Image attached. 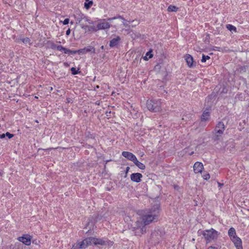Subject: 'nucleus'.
Listing matches in <instances>:
<instances>
[{
    "label": "nucleus",
    "instance_id": "bf43d9fd",
    "mask_svg": "<svg viewBox=\"0 0 249 249\" xmlns=\"http://www.w3.org/2000/svg\"><path fill=\"white\" fill-rule=\"evenodd\" d=\"M48 149H42V148H39V149H38V151H39V150H48Z\"/></svg>",
    "mask_w": 249,
    "mask_h": 249
},
{
    "label": "nucleus",
    "instance_id": "338daca9",
    "mask_svg": "<svg viewBox=\"0 0 249 249\" xmlns=\"http://www.w3.org/2000/svg\"><path fill=\"white\" fill-rule=\"evenodd\" d=\"M193 154H194V152H192L190 155H193Z\"/></svg>",
    "mask_w": 249,
    "mask_h": 249
},
{
    "label": "nucleus",
    "instance_id": "09e8293b",
    "mask_svg": "<svg viewBox=\"0 0 249 249\" xmlns=\"http://www.w3.org/2000/svg\"><path fill=\"white\" fill-rule=\"evenodd\" d=\"M143 59H144V60H146V61L148 60H149V58H148V56H147V55H145L144 56H143Z\"/></svg>",
    "mask_w": 249,
    "mask_h": 249
},
{
    "label": "nucleus",
    "instance_id": "79ce46f5",
    "mask_svg": "<svg viewBox=\"0 0 249 249\" xmlns=\"http://www.w3.org/2000/svg\"><path fill=\"white\" fill-rule=\"evenodd\" d=\"M72 99H71L70 98H67L66 101V103H72Z\"/></svg>",
    "mask_w": 249,
    "mask_h": 249
},
{
    "label": "nucleus",
    "instance_id": "864d4df0",
    "mask_svg": "<svg viewBox=\"0 0 249 249\" xmlns=\"http://www.w3.org/2000/svg\"><path fill=\"white\" fill-rule=\"evenodd\" d=\"M215 248L214 247H213V246H210L209 247L208 249H215Z\"/></svg>",
    "mask_w": 249,
    "mask_h": 249
},
{
    "label": "nucleus",
    "instance_id": "423d86ee",
    "mask_svg": "<svg viewBox=\"0 0 249 249\" xmlns=\"http://www.w3.org/2000/svg\"><path fill=\"white\" fill-rule=\"evenodd\" d=\"M156 216L154 215L151 216L147 213L142 216V222L144 223V225H148L153 222H157L159 220Z\"/></svg>",
    "mask_w": 249,
    "mask_h": 249
},
{
    "label": "nucleus",
    "instance_id": "4be33fe9",
    "mask_svg": "<svg viewBox=\"0 0 249 249\" xmlns=\"http://www.w3.org/2000/svg\"><path fill=\"white\" fill-rule=\"evenodd\" d=\"M226 28L228 30L230 31L231 32H237L236 28L231 24H227Z\"/></svg>",
    "mask_w": 249,
    "mask_h": 249
},
{
    "label": "nucleus",
    "instance_id": "7c9ffc66",
    "mask_svg": "<svg viewBox=\"0 0 249 249\" xmlns=\"http://www.w3.org/2000/svg\"><path fill=\"white\" fill-rule=\"evenodd\" d=\"M202 177L205 180H208L210 178V175L209 173H206L205 174H204V173H203V174L202 175Z\"/></svg>",
    "mask_w": 249,
    "mask_h": 249
},
{
    "label": "nucleus",
    "instance_id": "a878e982",
    "mask_svg": "<svg viewBox=\"0 0 249 249\" xmlns=\"http://www.w3.org/2000/svg\"><path fill=\"white\" fill-rule=\"evenodd\" d=\"M144 225V223L142 222V221H137L136 222V228L137 229H139L140 228H141Z\"/></svg>",
    "mask_w": 249,
    "mask_h": 249
},
{
    "label": "nucleus",
    "instance_id": "603ef678",
    "mask_svg": "<svg viewBox=\"0 0 249 249\" xmlns=\"http://www.w3.org/2000/svg\"><path fill=\"white\" fill-rule=\"evenodd\" d=\"M112 20H114V18H108L107 20L109 22H110Z\"/></svg>",
    "mask_w": 249,
    "mask_h": 249
},
{
    "label": "nucleus",
    "instance_id": "c03bdc74",
    "mask_svg": "<svg viewBox=\"0 0 249 249\" xmlns=\"http://www.w3.org/2000/svg\"><path fill=\"white\" fill-rule=\"evenodd\" d=\"M246 70H247V67L246 66H242L241 68H240V70L241 71H246Z\"/></svg>",
    "mask_w": 249,
    "mask_h": 249
},
{
    "label": "nucleus",
    "instance_id": "393cba45",
    "mask_svg": "<svg viewBox=\"0 0 249 249\" xmlns=\"http://www.w3.org/2000/svg\"><path fill=\"white\" fill-rule=\"evenodd\" d=\"M93 2L92 0H90V1H89L88 2H86L84 3V7L86 9L88 10L92 6V5H93Z\"/></svg>",
    "mask_w": 249,
    "mask_h": 249
},
{
    "label": "nucleus",
    "instance_id": "de8ad7c7",
    "mask_svg": "<svg viewBox=\"0 0 249 249\" xmlns=\"http://www.w3.org/2000/svg\"><path fill=\"white\" fill-rule=\"evenodd\" d=\"M209 39H210V35L209 34H208L206 36V38H205V40L206 41H208V42H209Z\"/></svg>",
    "mask_w": 249,
    "mask_h": 249
},
{
    "label": "nucleus",
    "instance_id": "f3484780",
    "mask_svg": "<svg viewBox=\"0 0 249 249\" xmlns=\"http://www.w3.org/2000/svg\"><path fill=\"white\" fill-rule=\"evenodd\" d=\"M121 41V37L119 36H117L115 38H113L109 41V46L110 48H114L117 46Z\"/></svg>",
    "mask_w": 249,
    "mask_h": 249
},
{
    "label": "nucleus",
    "instance_id": "0eeeda50",
    "mask_svg": "<svg viewBox=\"0 0 249 249\" xmlns=\"http://www.w3.org/2000/svg\"><path fill=\"white\" fill-rule=\"evenodd\" d=\"M106 19H100L99 20L100 22L97 25L98 30L108 29L110 27L111 25L109 22H106Z\"/></svg>",
    "mask_w": 249,
    "mask_h": 249
},
{
    "label": "nucleus",
    "instance_id": "dca6fc26",
    "mask_svg": "<svg viewBox=\"0 0 249 249\" xmlns=\"http://www.w3.org/2000/svg\"><path fill=\"white\" fill-rule=\"evenodd\" d=\"M231 240L233 242L237 249H243L242 241L239 237L237 236L233 237V238L231 239Z\"/></svg>",
    "mask_w": 249,
    "mask_h": 249
},
{
    "label": "nucleus",
    "instance_id": "2f4dec72",
    "mask_svg": "<svg viewBox=\"0 0 249 249\" xmlns=\"http://www.w3.org/2000/svg\"><path fill=\"white\" fill-rule=\"evenodd\" d=\"M21 41L23 43L26 44V43H29L31 40L28 37H25L21 39Z\"/></svg>",
    "mask_w": 249,
    "mask_h": 249
},
{
    "label": "nucleus",
    "instance_id": "6ab92c4d",
    "mask_svg": "<svg viewBox=\"0 0 249 249\" xmlns=\"http://www.w3.org/2000/svg\"><path fill=\"white\" fill-rule=\"evenodd\" d=\"M210 116V112L208 111H207L206 109L204 110L201 115V120L202 121H205L208 119L209 117Z\"/></svg>",
    "mask_w": 249,
    "mask_h": 249
},
{
    "label": "nucleus",
    "instance_id": "69168bd1",
    "mask_svg": "<svg viewBox=\"0 0 249 249\" xmlns=\"http://www.w3.org/2000/svg\"><path fill=\"white\" fill-rule=\"evenodd\" d=\"M99 104H100V103H99V102H98V103L96 102V104H97V105H99Z\"/></svg>",
    "mask_w": 249,
    "mask_h": 249
},
{
    "label": "nucleus",
    "instance_id": "e433bc0d",
    "mask_svg": "<svg viewBox=\"0 0 249 249\" xmlns=\"http://www.w3.org/2000/svg\"><path fill=\"white\" fill-rule=\"evenodd\" d=\"M84 19H85L86 21H87L89 24H93V22L91 21L89 19V17H87L86 16H85V18Z\"/></svg>",
    "mask_w": 249,
    "mask_h": 249
},
{
    "label": "nucleus",
    "instance_id": "ddd939ff",
    "mask_svg": "<svg viewBox=\"0 0 249 249\" xmlns=\"http://www.w3.org/2000/svg\"><path fill=\"white\" fill-rule=\"evenodd\" d=\"M194 171L196 174L201 173L203 169V164L202 163L197 161L195 163L194 166Z\"/></svg>",
    "mask_w": 249,
    "mask_h": 249
},
{
    "label": "nucleus",
    "instance_id": "8fccbe9b",
    "mask_svg": "<svg viewBox=\"0 0 249 249\" xmlns=\"http://www.w3.org/2000/svg\"><path fill=\"white\" fill-rule=\"evenodd\" d=\"M227 92V89L226 88H223L221 93H226Z\"/></svg>",
    "mask_w": 249,
    "mask_h": 249
},
{
    "label": "nucleus",
    "instance_id": "13d9d810",
    "mask_svg": "<svg viewBox=\"0 0 249 249\" xmlns=\"http://www.w3.org/2000/svg\"><path fill=\"white\" fill-rule=\"evenodd\" d=\"M109 161H111V160H106V164H107V162H109Z\"/></svg>",
    "mask_w": 249,
    "mask_h": 249
},
{
    "label": "nucleus",
    "instance_id": "58836bf2",
    "mask_svg": "<svg viewBox=\"0 0 249 249\" xmlns=\"http://www.w3.org/2000/svg\"><path fill=\"white\" fill-rule=\"evenodd\" d=\"M76 53L79 54L78 50H73V51L71 50L70 54H76Z\"/></svg>",
    "mask_w": 249,
    "mask_h": 249
},
{
    "label": "nucleus",
    "instance_id": "f257e3e1",
    "mask_svg": "<svg viewBox=\"0 0 249 249\" xmlns=\"http://www.w3.org/2000/svg\"><path fill=\"white\" fill-rule=\"evenodd\" d=\"M202 234L206 240L207 243L216 240L219 233L213 228L201 231Z\"/></svg>",
    "mask_w": 249,
    "mask_h": 249
},
{
    "label": "nucleus",
    "instance_id": "1a4fd4ad",
    "mask_svg": "<svg viewBox=\"0 0 249 249\" xmlns=\"http://www.w3.org/2000/svg\"><path fill=\"white\" fill-rule=\"evenodd\" d=\"M91 244H93L95 246H105L107 244V241L103 239L97 238L93 237H90Z\"/></svg>",
    "mask_w": 249,
    "mask_h": 249
},
{
    "label": "nucleus",
    "instance_id": "bb28decb",
    "mask_svg": "<svg viewBox=\"0 0 249 249\" xmlns=\"http://www.w3.org/2000/svg\"><path fill=\"white\" fill-rule=\"evenodd\" d=\"M89 28V32H96L97 31H98V29H97V26L96 27H95L94 26H89L88 27Z\"/></svg>",
    "mask_w": 249,
    "mask_h": 249
},
{
    "label": "nucleus",
    "instance_id": "4d7b16f0",
    "mask_svg": "<svg viewBox=\"0 0 249 249\" xmlns=\"http://www.w3.org/2000/svg\"><path fill=\"white\" fill-rule=\"evenodd\" d=\"M218 183L219 186H220V187L223 185V184H221V183H220L219 182H218Z\"/></svg>",
    "mask_w": 249,
    "mask_h": 249
},
{
    "label": "nucleus",
    "instance_id": "6e6d98bb",
    "mask_svg": "<svg viewBox=\"0 0 249 249\" xmlns=\"http://www.w3.org/2000/svg\"><path fill=\"white\" fill-rule=\"evenodd\" d=\"M111 113V111H109V112L107 111V114H110ZM107 116H109V115L107 114Z\"/></svg>",
    "mask_w": 249,
    "mask_h": 249
},
{
    "label": "nucleus",
    "instance_id": "e2e57ef3",
    "mask_svg": "<svg viewBox=\"0 0 249 249\" xmlns=\"http://www.w3.org/2000/svg\"><path fill=\"white\" fill-rule=\"evenodd\" d=\"M121 186V183H119L118 184V187H120Z\"/></svg>",
    "mask_w": 249,
    "mask_h": 249
},
{
    "label": "nucleus",
    "instance_id": "72a5a7b5",
    "mask_svg": "<svg viewBox=\"0 0 249 249\" xmlns=\"http://www.w3.org/2000/svg\"><path fill=\"white\" fill-rule=\"evenodd\" d=\"M14 134H11L9 132H7L5 133V136L7 137L8 138V139H9L12 138L14 137Z\"/></svg>",
    "mask_w": 249,
    "mask_h": 249
},
{
    "label": "nucleus",
    "instance_id": "052dcab7",
    "mask_svg": "<svg viewBox=\"0 0 249 249\" xmlns=\"http://www.w3.org/2000/svg\"><path fill=\"white\" fill-rule=\"evenodd\" d=\"M88 147L89 148L90 147H92V146H90V145H88Z\"/></svg>",
    "mask_w": 249,
    "mask_h": 249
},
{
    "label": "nucleus",
    "instance_id": "49530a36",
    "mask_svg": "<svg viewBox=\"0 0 249 249\" xmlns=\"http://www.w3.org/2000/svg\"><path fill=\"white\" fill-rule=\"evenodd\" d=\"M5 133L0 134V139H4L5 138Z\"/></svg>",
    "mask_w": 249,
    "mask_h": 249
},
{
    "label": "nucleus",
    "instance_id": "5701e85b",
    "mask_svg": "<svg viewBox=\"0 0 249 249\" xmlns=\"http://www.w3.org/2000/svg\"><path fill=\"white\" fill-rule=\"evenodd\" d=\"M47 44L49 47L51 48L52 49H55L56 47V45L51 40H49L47 41Z\"/></svg>",
    "mask_w": 249,
    "mask_h": 249
},
{
    "label": "nucleus",
    "instance_id": "4c0bfd02",
    "mask_svg": "<svg viewBox=\"0 0 249 249\" xmlns=\"http://www.w3.org/2000/svg\"><path fill=\"white\" fill-rule=\"evenodd\" d=\"M70 21V19L69 18H65L64 20L63 21V24L65 25L69 24Z\"/></svg>",
    "mask_w": 249,
    "mask_h": 249
},
{
    "label": "nucleus",
    "instance_id": "0e129e2a",
    "mask_svg": "<svg viewBox=\"0 0 249 249\" xmlns=\"http://www.w3.org/2000/svg\"><path fill=\"white\" fill-rule=\"evenodd\" d=\"M71 24H73V22L72 21H71Z\"/></svg>",
    "mask_w": 249,
    "mask_h": 249
},
{
    "label": "nucleus",
    "instance_id": "680f3d73",
    "mask_svg": "<svg viewBox=\"0 0 249 249\" xmlns=\"http://www.w3.org/2000/svg\"><path fill=\"white\" fill-rule=\"evenodd\" d=\"M121 186V183H119L118 184V187H120Z\"/></svg>",
    "mask_w": 249,
    "mask_h": 249
},
{
    "label": "nucleus",
    "instance_id": "cd10ccee",
    "mask_svg": "<svg viewBox=\"0 0 249 249\" xmlns=\"http://www.w3.org/2000/svg\"><path fill=\"white\" fill-rule=\"evenodd\" d=\"M71 72L73 75H76L80 72L78 70H76L75 68L72 67L71 69Z\"/></svg>",
    "mask_w": 249,
    "mask_h": 249
},
{
    "label": "nucleus",
    "instance_id": "9d476101",
    "mask_svg": "<svg viewBox=\"0 0 249 249\" xmlns=\"http://www.w3.org/2000/svg\"><path fill=\"white\" fill-rule=\"evenodd\" d=\"M79 54H84L87 53H95V49L92 46H88L84 48L78 50Z\"/></svg>",
    "mask_w": 249,
    "mask_h": 249
},
{
    "label": "nucleus",
    "instance_id": "a211bd4d",
    "mask_svg": "<svg viewBox=\"0 0 249 249\" xmlns=\"http://www.w3.org/2000/svg\"><path fill=\"white\" fill-rule=\"evenodd\" d=\"M228 235L230 237L231 239L233 238V237H236V233L235 230L234 228L231 227L228 231Z\"/></svg>",
    "mask_w": 249,
    "mask_h": 249
},
{
    "label": "nucleus",
    "instance_id": "f03ea898",
    "mask_svg": "<svg viewBox=\"0 0 249 249\" xmlns=\"http://www.w3.org/2000/svg\"><path fill=\"white\" fill-rule=\"evenodd\" d=\"M146 106L151 112H156L161 110V102L160 99H151L147 100Z\"/></svg>",
    "mask_w": 249,
    "mask_h": 249
},
{
    "label": "nucleus",
    "instance_id": "a19ab883",
    "mask_svg": "<svg viewBox=\"0 0 249 249\" xmlns=\"http://www.w3.org/2000/svg\"><path fill=\"white\" fill-rule=\"evenodd\" d=\"M130 170V167L127 166L126 169H125V175L124 176L125 178H126L127 177V174L128 173V172H129Z\"/></svg>",
    "mask_w": 249,
    "mask_h": 249
},
{
    "label": "nucleus",
    "instance_id": "c756f323",
    "mask_svg": "<svg viewBox=\"0 0 249 249\" xmlns=\"http://www.w3.org/2000/svg\"><path fill=\"white\" fill-rule=\"evenodd\" d=\"M153 52V50L152 49H150L149 50V51H148L146 53V55L148 56V58L150 59V58H151L153 56V54L152 53Z\"/></svg>",
    "mask_w": 249,
    "mask_h": 249
},
{
    "label": "nucleus",
    "instance_id": "4468645a",
    "mask_svg": "<svg viewBox=\"0 0 249 249\" xmlns=\"http://www.w3.org/2000/svg\"><path fill=\"white\" fill-rule=\"evenodd\" d=\"M122 155L123 157L126 158L128 160L133 161V162L135 160H136V159H137L135 155L129 152L123 151L122 153Z\"/></svg>",
    "mask_w": 249,
    "mask_h": 249
},
{
    "label": "nucleus",
    "instance_id": "39448f33",
    "mask_svg": "<svg viewBox=\"0 0 249 249\" xmlns=\"http://www.w3.org/2000/svg\"><path fill=\"white\" fill-rule=\"evenodd\" d=\"M146 213L151 216H156L157 219H159V214L160 212V206L159 204L154 205L151 208L147 210Z\"/></svg>",
    "mask_w": 249,
    "mask_h": 249
},
{
    "label": "nucleus",
    "instance_id": "a18cd8bd",
    "mask_svg": "<svg viewBox=\"0 0 249 249\" xmlns=\"http://www.w3.org/2000/svg\"><path fill=\"white\" fill-rule=\"evenodd\" d=\"M71 33V29L69 28L66 32V36H68L70 35Z\"/></svg>",
    "mask_w": 249,
    "mask_h": 249
},
{
    "label": "nucleus",
    "instance_id": "5fc2aeb1",
    "mask_svg": "<svg viewBox=\"0 0 249 249\" xmlns=\"http://www.w3.org/2000/svg\"><path fill=\"white\" fill-rule=\"evenodd\" d=\"M101 49L102 50H104L105 49V47L104 46L102 45L101 47Z\"/></svg>",
    "mask_w": 249,
    "mask_h": 249
},
{
    "label": "nucleus",
    "instance_id": "774afa93",
    "mask_svg": "<svg viewBox=\"0 0 249 249\" xmlns=\"http://www.w3.org/2000/svg\"><path fill=\"white\" fill-rule=\"evenodd\" d=\"M2 176V173L0 172V176Z\"/></svg>",
    "mask_w": 249,
    "mask_h": 249
},
{
    "label": "nucleus",
    "instance_id": "aec40b11",
    "mask_svg": "<svg viewBox=\"0 0 249 249\" xmlns=\"http://www.w3.org/2000/svg\"><path fill=\"white\" fill-rule=\"evenodd\" d=\"M134 164L140 169L143 170L145 168V166L140 161H138L137 159L134 161Z\"/></svg>",
    "mask_w": 249,
    "mask_h": 249
},
{
    "label": "nucleus",
    "instance_id": "37998d69",
    "mask_svg": "<svg viewBox=\"0 0 249 249\" xmlns=\"http://www.w3.org/2000/svg\"><path fill=\"white\" fill-rule=\"evenodd\" d=\"M220 48L216 47V46L213 47V48L212 49V50H213V51H220Z\"/></svg>",
    "mask_w": 249,
    "mask_h": 249
},
{
    "label": "nucleus",
    "instance_id": "412c9836",
    "mask_svg": "<svg viewBox=\"0 0 249 249\" xmlns=\"http://www.w3.org/2000/svg\"><path fill=\"white\" fill-rule=\"evenodd\" d=\"M85 136L87 139H94L95 135L94 133H91L89 131H87L85 133Z\"/></svg>",
    "mask_w": 249,
    "mask_h": 249
},
{
    "label": "nucleus",
    "instance_id": "473e14b6",
    "mask_svg": "<svg viewBox=\"0 0 249 249\" xmlns=\"http://www.w3.org/2000/svg\"><path fill=\"white\" fill-rule=\"evenodd\" d=\"M146 225H143L141 227V228H140L141 232L142 233H143L144 232H145L146 231Z\"/></svg>",
    "mask_w": 249,
    "mask_h": 249
},
{
    "label": "nucleus",
    "instance_id": "7ed1b4c3",
    "mask_svg": "<svg viewBox=\"0 0 249 249\" xmlns=\"http://www.w3.org/2000/svg\"><path fill=\"white\" fill-rule=\"evenodd\" d=\"M225 129V126L222 122H219L215 126L214 129V140H219L220 137L223 134Z\"/></svg>",
    "mask_w": 249,
    "mask_h": 249
},
{
    "label": "nucleus",
    "instance_id": "6e6552de",
    "mask_svg": "<svg viewBox=\"0 0 249 249\" xmlns=\"http://www.w3.org/2000/svg\"><path fill=\"white\" fill-rule=\"evenodd\" d=\"M18 240L26 246H29L31 243V236L28 234H24L22 236L18 237Z\"/></svg>",
    "mask_w": 249,
    "mask_h": 249
},
{
    "label": "nucleus",
    "instance_id": "c85d7f7f",
    "mask_svg": "<svg viewBox=\"0 0 249 249\" xmlns=\"http://www.w3.org/2000/svg\"><path fill=\"white\" fill-rule=\"evenodd\" d=\"M210 59V57L208 55H205V54H203L202 56V59H201V62L204 63L207 60H209Z\"/></svg>",
    "mask_w": 249,
    "mask_h": 249
},
{
    "label": "nucleus",
    "instance_id": "9b49d317",
    "mask_svg": "<svg viewBox=\"0 0 249 249\" xmlns=\"http://www.w3.org/2000/svg\"><path fill=\"white\" fill-rule=\"evenodd\" d=\"M142 178V174L139 173H132L130 175L131 180L136 183L140 182Z\"/></svg>",
    "mask_w": 249,
    "mask_h": 249
},
{
    "label": "nucleus",
    "instance_id": "20e7f679",
    "mask_svg": "<svg viewBox=\"0 0 249 249\" xmlns=\"http://www.w3.org/2000/svg\"><path fill=\"white\" fill-rule=\"evenodd\" d=\"M90 237L84 239L82 241H78L72 247L73 249H84L91 245Z\"/></svg>",
    "mask_w": 249,
    "mask_h": 249
},
{
    "label": "nucleus",
    "instance_id": "ea45409f",
    "mask_svg": "<svg viewBox=\"0 0 249 249\" xmlns=\"http://www.w3.org/2000/svg\"><path fill=\"white\" fill-rule=\"evenodd\" d=\"M64 53H68V54H69L70 53V51H71V50L70 49H68L67 48H64Z\"/></svg>",
    "mask_w": 249,
    "mask_h": 249
},
{
    "label": "nucleus",
    "instance_id": "3c124183",
    "mask_svg": "<svg viewBox=\"0 0 249 249\" xmlns=\"http://www.w3.org/2000/svg\"><path fill=\"white\" fill-rule=\"evenodd\" d=\"M81 27L82 29H86L87 28H88V25L85 26L84 25L81 24Z\"/></svg>",
    "mask_w": 249,
    "mask_h": 249
},
{
    "label": "nucleus",
    "instance_id": "b1692460",
    "mask_svg": "<svg viewBox=\"0 0 249 249\" xmlns=\"http://www.w3.org/2000/svg\"><path fill=\"white\" fill-rule=\"evenodd\" d=\"M178 9V7L173 5H169L167 8L168 12H176Z\"/></svg>",
    "mask_w": 249,
    "mask_h": 249
},
{
    "label": "nucleus",
    "instance_id": "f8f14e48",
    "mask_svg": "<svg viewBox=\"0 0 249 249\" xmlns=\"http://www.w3.org/2000/svg\"><path fill=\"white\" fill-rule=\"evenodd\" d=\"M73 16L76 19V24L80 23L81 20L85 18V15L83 14L80 10L76 11Z\"/></svg>",
    "mask_w": 249,
    "mask_h": 249
},
{
    "label": "nucleus",
    "instance_id": "c9c22d12",
    "mask_svg": "<svg viewBox=\"0 0 249 249\" xmlns=\"http://www.w3.org/2000/svg\"><path fill=\"white\" fill-rule=\"evenodd\" d=\"M113 18H114V19H122L123 20H124L125 19L124 17H123L122 16H120V15H117L115 17H113Z\"/></svg>",
    "mask_w": 249,
    "mask_h": 249
},
{
    "label": "nucleus",
    "instance_id": "f704fd0d",
    "mask_svg": "<svg viewBox=\"0 0 249 249\" xmlns=\"http://www.w3.org/2000/svg\"><path fill=\"white\" fill-rule=\"evenodd\" d=\"M64 48L65 47H64L62 45H56V49L58 51H64Z\"/></svg>",
    "mask_w": 249,
    "mask_h": 249
},
{
    "label": "nucleus",
    "instance_id": "2eb2a0df",
    "mask_svg": "<svg viewBox=\"0 0 249 249\" xmlns=\"http://www.w3.org/2000/svg\"><path fill=\"white\" fill-rule=\"evenodd\" d=\"M185 59L189 68H193L196 66V65H194V59L191 55L189 54H186Z\"/></svg>",
    "mask_w": 249,
    "mask_h": 249
}]
</instances>
